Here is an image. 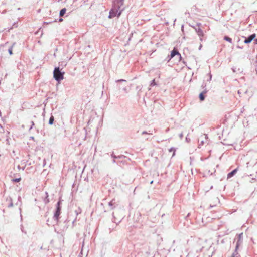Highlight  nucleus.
<instances>
[{"instance_id":"nucleus-1","label":"nucleus","mask_w":257,"mask_h":257,"mask_svg":"<svg viewBox=\"0 0 257 257\" xmlns=\"http://www.w3.org/2000/svg\"><path fill=\"white\" fill-rule=\"evenodd\" d=\"M62 70V69H60L59 67L55 68L53 71V75L55 80H61L63 79L64 72Z\"/></svg>"},{"instance_id":"nucleus-2","label":"nucleus","mask_w":257,"mask_h":257,"mask_svg":"<svg viewBox=\"0 0 257 257\" xmlns=\"http://www.w3.org/2000/svg\"><path fill=\"white\" fill-rule=\"evenodd\" d=\"M212 244L213 243L212 242V241L210 240H208L205 241L204 245L202 246V249L203 250H210L211 253V254H208L209 256H211L213 252L214 251V248L212 247Z\"/></svg>"},{"instance_id":"nucleus-3","label":"nucleus","mask_w":257,"mask_h":257,"mask_svg":"<svg viewBox=\"0 0 257 257\" xmlns=\"http://www.w3.org/2000/svg\"><path fill=\"white\" fill-rule=\"evenodd\" d=\"M60 202L59 201L57 203V208H56V210L54 213V219L56 221H58V217H59V216L60 215V210H61V207L60 206Z\"/></svg>"},{"instance_id":"nucleus-4","label":"nucleus","mask_w":257,"mask_h":257,"mask_svg":"<svg viewBox=\"0 0 257 257\" xmlns=\"http://www.w3.org/2000/svg\"><path fill=\"white\" fill-rule=\"evenodd\" d=\"M200 25L201 23H197V26L198 27H194V28L199 37H203L204 34L203 30L200 28Z\"/></svg>"},{"instance_id":"nucleus-5","label":"nucleus","mask_w":257,"mask_h":257,"mask_svg":"<svg viewBox=\"0 0 257 257\" xmlns=\"http://www.w3.org/2000/svg\"><path fill=\"white\" fill-rule=\"evenodd\" d=\"M119 9V8H118V7H117L116 8H113L112 9H111L109 12V18H111L112 17L116 16L117 13L118 12V10Z\"/></svg>"},{"instance_id":"nucleus-6","label":"nucleus","mask_w":257,"mask_h":257,"mask_svg":"<svg viewBox=\"0 0 257 257\" xmlns=\"http://www.w3.org/2000/svg\"><path fill=\"white\" fill-rule=\"evenodd\" d=\"M242 235L243 233H240L238 236V240L236 245V249H237L239 246L241 244L242 242Z\"/></svg>"},{"instance_id":"nucleus-7","label":"nucleus","mask_w":257,"mask_h":257,"mask_svg":"<svg viewBox=\"0 0 257 257\" xmlns=\"http://www.w3.org/2000/svg\"><path fill=\"white\" fill-rule=\"evenodd\" d=\"M255 34H253L251 35H250L247 38H246L244 40V42L246 44H248L250 43L252 40L255 37Z\"/></svg>"},{"instance_id":"nucleus-8","label":"nucleus","mask_w":257,"mask_h":257,"mask_svg":"<svg viewBox=\"0 0 257 257\" xmlns=\"http://www.w3.org/2000/svg\"><path fill=\"white\" fill-rule=\"evenodd\" d=\"M176 55H178L180 57H181V54L176 50H175V49L171 51V54L170 56V59L173 58Z\"/></svg>"},{"instance_id":"nucleus-9","label":"nucleus","mask_w":257,"mask_h":257,"mask_svg":"<svg viewBox=\"0 0 257 257\" xmlns=\"http://www.w3.org/2000/svg\"><path fill=\"white\" fill-rule=\"evenodd\" d=\"M114 3L117 5L118 8H120L123 4V0H114Z\"/></svg>"},{"instance_id":"nucleus-10","label":"nucleus","mask_w":257,"mask_h":257,"mask_svg":"<svg viewBox=\"0 0 257 257\" xmlns=\"http://www.w3.org/2000/svg\"><path fill=\"white\" fill-rule=\"evenodd\" d=\"M207 91V89L206 88L204 90L199 94V99L201 101H203L205 99L204 93H206Z\"/></svg>"},{"instance_id":"nucleus-11","label":"nucleus","mask_w":257,"mask_h":257,"mask_svg":"<svg viewBox=\"0 0 257 257\" xmlns=\"http://www.w3.org/2000/svg\"><path fill=\"white\" fill-rule=\"evenodd\" d=\"M237 169H235L234 170H233L232 171H231V172H230L229 173H228V175H227V178H230L231 177H232V176H233L234 175V174L237 172Z\"/></svg>"},{"instance_id":"nucleus-12","label":"nucleus","mask_w":257,"mask_h":257,"mask_svg":"<svg viewBox=\"0 0 257 257\" xmlns=\"http://www.w3.org/2000/svg\"><path fill=\"white\" fill-rule=\"evenodd\" d=\"M66 8H63L62 9H61L60 10V13H59L60 16V17H62L63 16H64V15L66 13Z\"/></svg>"},{"instance_id":"nucleus-13","label":"nucleus","mask_w":257,"mask_h":257,"mask_svg":"<svg viewBox=\"0 0 257 257\" xmlns=\"http://www.w3.org/2000/svg\"><path fill=\"white\" fill-rule=\"evenodd\" d=\"M45 195H46V197H45V199L44 200V201L45 204H47V203H48L49 202V199L48 198V195L47 192H45Z\"/></svg>"},{"instance_id":"nucleus-14","label":"nucleus","mask_w":257,"mask_h":257,"mask_svg":"<svg viewBox=\"0 0 257 257\" xmlns=\"http://www.w3.org/2000/svg\"><path fill=\"white\" fill-rule=\"evenodd\" d=\"M115 204V202H114V200H112L110 202H109L108 205L111 207V209H113V207H112L114 204Z\"/></svg>"},{"instance_id":"nucleus-15","label":"nucleus","mask_w":257,"mask_h":257,"mask_svg":"<svg viewBox=\"0 0 257 257\" xmlns=\"http://www.w3.org/2000/svg\"><path fill=\"white\" fill-rule=\"evenodd\" d=\"M224 40L229 42V43H232V39L231 38H229V37L225 36L224 37Z\"/></svg>"},{"instance_id":"nucleus-16","label":"nucleus","mask_w":257,"mask_h":257,"mask_svg":"<svg viewBox=\"0 0 257 257\" xmlns=\"http://www.w3.org/2000/svg\"><path fill=\"white\" fill-rule=\"evenodd\" d=\"M54 120V117L53 116H51L49 120V124L50 125L53 124Z\"/></svg>"},{"instance_id":"nucleus-17","label":"nucleus","mask_w":257,"mask_h":257,"mask_svg":"<svg viewBox=\"0 0 257 257\" xmlns=\"http://www.w3.org/2000/svg\"><path fill=\"white\" fill-rule=\"evenodd\" d=\"M199 146L200 147L201 145H203L204 144V141L203 140H199Z\"/></svg>"},{"instance_id":"nucleus-18","label":"nucleus","mask_w":257,"mask_h":257,"mask_svg":"<svg viewBox=\"0 0 257 257\" xmlns=\"http://www.w3.org/2000/svg\"><path fill=\"white\" fill-rule=\"evenodd\" d=\"M238 253L237 252V249H235V252L233 253L232 257H237Z\"/></svg>"},{"instance_id":"nucleus-19","label":"nucleus","mask_w":257,"mask_h":257,"mask_svg":"<svg viewBox=\"0 0 257 257\" xmlns=\"http://www.w3.org/2000/svg\"><path fill=\"white\" fill-rule=\"evenodd\" d=\"M12 47L13 46H11L8 50L9 53L10 55H12L13 54L12 52Z\"/></svg>"},{"instance_id":"nucleus-20","label":"nucleus","mask_w":257,"mask_h":257,"mask_svg":"<svg viewBox=\"0 0 257 257\" xmlns=\"http://www.w3.org/2000/svg\"><path fill=\"white\" fill-rule=\"evenodd\" d=\"M169 151L170 152H172V151H173V155L172 156H174L175 155V149L174 148H171L170 150H169Z\"/></svg>"},{"instance_id":"nucleus-21","label":"nucleus","mask_w":257,"mask_h":257,"mask_svg":"<svg viewBox=\"0 0 257 257\" xmlns=\"http://www.w3.org/2000/svg\"><path fill=\"white\" fill-rule=\"evenodd\" d=\"M21 180V178L13 179V181L18 182Z\"/></svg>"},{"instance_id":"nucleus-22","label":"nucleus","mask_w":257,"mask_h":257,"mask_svg":"<svg viewBox=\"0 0 257 257\" xmlns=\"http://www.w3.org/2000/svg\"><path fill=\"white\" fill-rule=\"evenodd\" d=\"M156 85V83L155 82V81H152V82L150 84V86H153Z\"/></svg>"},{"instance_id":"nucleus-23","label":"nucleus","mask_w":257,"mask_h":257,"mask_svg":"<svg viewBox=\"0 0 257 257\" xmlns=\"http://www.w3.org/2000/svg\"><path fill=\"white\" fill-rule=\"evenodd\" d=\"M201 137H202V139L204 138L206 140H207L208 138V137L206 135H202Z\"/></svg>"},{"instance_id":"nucleus-24","label":"nucleus","mask_w":257,"mask_h":257,"mask_svg":"<svg viewBox=\"0 0 257 257\" xmlns=\"http://www.w3.org/2000/svg\"><path fill=\"white\" fill-rule=\"evenodd\" d=\"M207 84L205 83H203L202 84V87H203V88H204V87H206L207 86Z\"/></svg>"},{"instance_id":"nucleus-25","label":"nucleus","mask_w":257,"mask_h":257,"mask_svg":"<svg viewBox=\"0 0 257 257\" xmlns=\"http://www.w3.org/2000/svg\"><path fill=\"white\" fill-rule=\"evenodd\" d=\"M183 133H181V134H180V135H179V137H180L181 139H182V138H183Z\"/></svg>"},{"instance_id":"nucleus-26","label":"nucleus","mask_w":257,"mask_h":257,"mask_svg":"<svg viewBox=\"0 0 257 257\" xmlns=\"http://www.w3.org/2000/svg\"><path fill=\"white\" fill-rule=\"evenodd\" d=\"M31 123H32V125L30 129H31L32 128L33 126L34 125V123L33 121H31Z\"/></svg>"},{"instance_id":"nucleus-27","label":"nucleus","mask_w":257,"mask_h":257,"mask_svg":"<svg viewBox=\"0 0 257 257\" xmlns=\"http://www.w3.org/2000/svg\"><path fill=\"white\" fill-rule=\"evenodd\" d=\"M203 37H200V41L201 42H202V41H203Z\"/></svg>"},{"instance_id":"nucleus-28","label":"nucleus","mask_w":257,"mask_h":257,"mask_svg":"<svg viewBox=\"0 0 257 257\" xmlns=\"http://www.w3.org/2000/svg\"><path fill=\"white\" fill-rule=\"evenodd\" d=\"M121 12L120 11L118 13V15H117V17H118L119 16H120V15H121Z\"/></svg>"},{"instance_id":"nucleus-29","label":"nucleus","mask_w":257,"mask_h":257,"mask_svg":"<svg viewBox=\"0 0 257 257\" xmlns=\"http://www.w3.org/2000/svg\"><path fill=\"white\" fill-rule=\"evenodd\" d=\"M202 47V44H200V46H199V49L200 50L201 49Z\"/></svg>"},{"instance_id":"nucleus-30","label":"nucleus","mask_w":257,"mask_h":257,"mask_svg":"<svg viewBox=\"0 0 257 257\" xmlns=\"http://www.w3.org/2000/svg\"><path fill=\"white\" fill-rule=\"evenodd\" d=\"M9 207H12L13 206V203H11L9 205Z\"/></svg>"},{"instance_id":"nucleus-31","label":"nucleus","mask_w":257,"mask_h":257,"mask_svg":"<svg viewBox=\"0 0 257 257\" xmlns=\"http://www.w3.org/2000/svg\"><path fill=\"white\" fill-rule=\"evenodd\" d=\"M169 131V128H167L166 130V132H168Z\"/></svg>"},{"instance_id":"nucleus-32","label":"nucleus","mask_w":257,"mask_h":257,"mask_svg":"<svg viewBox=\"0 0 257 257\" xmlns=\"http://www.w3.org/2000/svg\"><path fill=\"white\" fill-rule=\"evenodd\" d=\"M83 250V246H82V250H81V254H82V251Z\"/></svg>"},{"instance_id":"nucleus-33","label":"nucleus","mask_w":257,"mask_h":257,"mask_svg":"<svg viewBox=\"0 0 257 257\" xmlns=\"http://www.w3.org/2000/svg\"><path fill=\"white\" fill-rule=\"evenodd\" d=\"M59 22H61V21H63V19H62V18H60V19H59Z\"/></svg>"},{"instance_id":"nucleus-34","label":"nucleus","mask_w":257,"mask_h":257,"mask_svg":"<svg viewBox=\"0 0 257 257\" xmlns=\"http://www.w3.org/2000/svg\"><path fill=\"white\" fill-rule=\"evenodd\" d=\"M142 134H147V132H146L144 131V132H143Z\"/></svg>"},{"instance_id":"nucleus-35","label":"nucleus","mask_w":257,"mask_h":257,"mask_svg":"<svg viewBox=\"0 0 257 257\" xmlns=\"http://www.w3.org/2000/svg\"><path fill=\"white\" fill-rule=\"evenodd\" d=\"M118 80H121V81H122V80H124V79H119Z\"/></svg>"},{"instance_id":"nucleus-36","label":"nucleus","mask_w":257,"mask_h":257,"mask_svg":"<svg viewBox=\"0 0 257 257\" xmlns=\"http://www.w3.org/2000/svg\"><path fill=\"white\" fill-rule=\"evenodd\" d=\"M153 181H151L150 183H151V184H152V183H153Z\"/></svg>"},{"instance_id":"nucleus-37","label":"nucleus","mask_w":257,"mask_h":257,"mask_svg":"<svg viewBox=\"0 0 257 257\" xmlns=\"http://www.w3.org/2000/svg\"><path fill=\"white\" fill-rule=\"evenodd\" d=\"M255 42L257 43V39L255 40Z\"/></svg>"},{"instance_id":"nucleus-38","label":"nucleus","mask_w":257,"mask_h":257,"mask_svg":"<svg viewBox=\"0 0 257 257\" xmlns=\"http://www.w3.org/2000/svg\"><path fill=\"white\" fill-rule=\"evenodd\" d=\"M186 140L188 141V139L187 138H186Z\"/></svg>"},{"instance_id":"nucleus-39","label":"nucleus","mask_w":257,"mask_h":257,"mask_svg":"<svg viewBox=\"0 0 257 257\" xmlns=\"http://www.w3.org/2000/svg\"><path fill=\"white\" fill-rule=\"evenodd\" d=\"M113 162H115V160H113Z\"/></svg>"}]
</instances>
